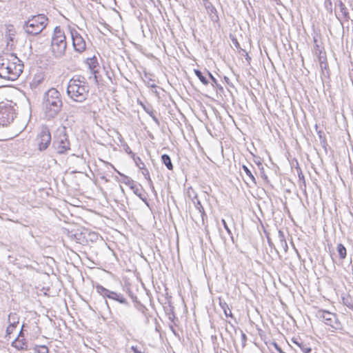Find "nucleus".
<instances>
[{
	"label": "nucleus",
	"mask_w": 353,
	"mask_h": 353,
	"mask_svg": "<svg viewBox=\"0 0 353 353\" xmlns=\"http://www.w3.org/2000/svg\"><path fill=\"white\" fill-rule=\"evenodd\" d=\"M23 64L14 54H9L0 57V77L8 80H16L22 73Z\"/></svg>",
	"instance_id": "1"
},
{
	"label": "nucleus",
	"mask_w": 353,
	"mask_h": 353,
	"mask_svg": "<svg viewBox=\"0 0 353 353\" xmlns=\"http://www.w3.org/2000/svg\"><path fill=\"white\" fill-rule=\"evenodd\" d=\"M63 101L60 92L55 88L46 92L42 100V110L48 120L55 118L61 111Z\"/></svg>",
	"instance_id": "2"
},
{
	"label": "nucleus",
	"mask_w": 353,
	"mask_h": 353,
	"mask_svg": "<svg viewBox=\"0 0 353 353\" xmlns=\"http://www.w3.org/2000/svg\"><path fill=\"white\" fill-rule=\"evenodd\" d=\"M90 86L85 77L74 75L70 79L67 87V95L72 101L84 102L89 96Z\"/></svg>",
	"instance_id": "3"
},
{
	"label": "nucleus",
	"mask_w": 353,
	"mask_h": 353,
	"mask_svg": "<svg viewBox=\"0 0 353 353\" xmlns=\"http://www.w3.org/2000/svg\"><path fill=\"white\" fill-rule=\"evenodd\" d=\"M97 292L103 298L116 301L124 305V308H119L117 310V314L120 318L125 321L130 320L131 316V307L130 303L128 301L123 294L110 290L101 285L96 286Z\"/></svg>",
	"instance_id": "4"
},
{
	"label": "nucleus",
	"mask_w": 353,
	"mask_h": 353,
	"mask_svg": "<svg viewBox=\"0 0 353 353\" xmlns=\"http://www.w3.org/2000/svg\"><path fill=\"white\" fill-rule=\"evenodd\" d=\"M67 46L65 31L60 26H56L51 35L50 50L52 57L61 59L65 54Z\"/></svg>",
	"instance_id": "5"
},
{
	"label": "nucleus",
	"mask_w": 353,
	"mask_h": 353,
	"mask_svg": "<svg viewBox=\"0 0 353 353\" xmlns=\"http://www.w3.org/2000/svg\"><path fill=\"white\" fill-rule=\"evenodd\" d=\"M48 21L44 14L31 15L23 22L22 28L27 34L37 36L46 28Z\"/></svg>",
	"instance_id": "6"
},
{
	"label": "nucleus",
	"mask_w": 353,
	"mask_h": 353,
	"mask_svg": "<svg viewBox=\"0 0 353 353\" xmlns=\"http://www.w3.org/2000/svg\"><path fill=\"white\" fill-rule=\"evenodd\" d=\"M315 316L326 325L330 326L332 332L343 329L342 323L335 313L325 310H319L316 312Z\"/></svg>",
	"instance_id": "7"
},
{
	"label": "nucleus",
	"mask_w": 353,
	"mask_h": 353,
	"mask_svg": "<svg viewBox=\"0 0 353 353\" xmlns=\"http://www.w3.org/2000/svg\"><path fill=\"white\" fill-rule=\"evenodd\" d=\"M52 148L59 154H65L70 150V143L65 128L58 130L52 142Z\"/></svg>",
	"instance_id": "8"
},
{
	"label": "nucleus",
	"mask_w": 353,
	"mask_h": 353,
	"mask_svg": "<svg viewBox=\"0 0 353 353\" xmlns=\"http://www.w3.org/2000/svg\"><path fill=\"white\" fill-rule=\"evenodd\" d=\"M35 145L39 152L46 150L52 143L50 129L47 125H42L34 139Z\"/></svg>",
	"instance_id": "9"
},
{
	"label": "nucleus",
	"mask_w": 353,
	"mask_h": 353,
	"mask_svg": "<svg viewBox=\"0 0 353 353\" xmlns=\"http://www.w3.org/2000/svg\"><path fill=\"white\" fill-rule=\"evenodd\" d=\"M115 171L118 174H119L122 177L121 182L128 186L133 191V192L141 199L147 206H149V203L147 200L146 196L142 193L143 189L141 185H137L136 182L132 180L128 176L125 175L124 174L121 173L119 171L117 170L114 168Z\"/></svg>",
	"instance_id": "10"
},
{
	"label": "nucleus",
	"mask_w": 353,
	"mask_h": 353,
	"mask_svg": "<svg viewBox=\"0 0 353 353\" xmlns=\"http://www.w3.org/2000/svg\"><path fill=\"white\" fill-rule=\"evenodd\" d=\"M68 30L71 36L74 50L79 53L84 52L86 49V43L84 38L75 28L69 26Z\"/></svg>",
	"instance_id": "11"
},
{
	"label": "nucleus",
	"mask_w": 353,
	"mask_h": 353,
	"mask_svg": "<svg viewBox=\"0 0 353 353\" xmlns=\"http://www.w3.org/2000/svg\"><path fill=\"white\" fill-rule=\"evenodd\" d=\"M15 111L10 105H0V126H7L14 121Z\"/></svg>",
	"instance_id": "12"
},
{
	"label": "nucleus",
	"mask_w": 353,
	"mask_h": 353,
	"mask_svg": "<svg viewBox=\"0 0 353 353\" xmlns=\"http://www.w3.org/2000/svg\"><path fill=\"white\" fill-rule=\"evenodd\" d=\"M293 343L296 345L303 353H310L312 348L308 343H305L300 337L293 338L292 339Z\"/></svg>",
	"instance_id": "13"
},
{
	"label": "nucleus",
	"mask_w": 353,
	"mask_h": 353,
	"mask_svg": "<svg viewBox=\"0 0 353 353\" xmlns=\"http://www.w3.org/2000/svg\"><path fill=\"white\" fill-rule=\"evenodd\" d=\"M189 197L191 198V200L192 203H194L195 208L199 210V212L201 213V216L202 218L203 221H204V217H206L207 215L205 212L204 208L203 205H201V201L198 199V196L196 194H194L193 196H191L190 194H189Z\"/></svg>",
	"instance_id": "14"
},
{
	"label": "nucleus",
	"mask_w": 353,
	"mask_h": 353,
	"mask_svg": "<svg viewBox=\"0 0 353 353\" xmlns=\"http://www.w3.org/2000/svg\"><path fill=\"white\" fill-rule=\"evenodd\" d=\"M12 346L18 350H28V343L24 339H15V340L12 343Z\"/></svg>",
	"instance_id": "15"
},
{
	"label": "nucleus",
	"mask_w": 353,
	"mask_h": 353,
	"mask_svg": "<svg viewBox=\"0 0 353 353\" xmlns=\"http://www.w3.org/2000/svg\"><path fill=\"white\" fill-rule=\"evenodd\" d=\"M335 5L339 6L344 19L346 21H348L350 19V17L348 10H347V7L345 6V5L343 3V1L341 0H337L336 2L335 3Z\"/></svg>",
	"instance_id": "16"
},
{
	"label": "nucleus",
	"mask_w": 353,
	"mask_h": 353,
	"mask_svg": "<svg viewBox=\"0 0 353 353\" xmlns=\"http://www.w3.org/2000/svg\"><path fill=\"white\" fill-rule=\"evenodd\" d=\"M242 169L245 172L246 175L248 176L250 181L252 182L254 185H256V179L254 176V174L252 173V169L253 170H254V168L252 165H250V168H249L248 166H247L245 165H243Z\"/></svg>",
	"instance_id": "17"
},
{
	"label": "nucleus",
	"mask_w": 353,
	"mask_h": 353,
	"mask_svg": "<svg viewBox=\"0 0 353 353\" xmlns=\"http://www.w3.org/2000/svg\"><path fill=\"white\" fill-rule=\"evenodd\" d=\"M161 160L163 164H164L168 170H173L174 166L170 159V157L167 154H163L161 157Z\"/></svg>",
	"instance_id": "18"
},
{
	"label": "nucleus",
	"mask_w": 353,
	"mask_h": 353,
	"mask_svg": "<svg viewBox=\"0 0 353 353\" xmlns=\"http://www.w3.org/2000/svg\"><path fill=\"white\" fill-rule=\"evenodd\" d=\"M208 12L210 14V17L212 19V21L216 22L219 21V18L217 14V10L215 8L214 6H213L212 4L208 6L207 8Z\"/></svg>",
	"instance_id": "19"
},
{
	"label": "nucleus",
	"mask_w": 353,
	"mask_h": 353,
	"mask_svg": "<svg viewBox=\"0 0 353 353\" xmlns=\"http://www.w3.org/2000/svg\"><path fill=\"white\" fill-rule=\"evenodd\" d=\"M278 238L281 247L283 248V250L286 252L288 251V246L285 240L284 232L283 231L279 230Z\"/></svg>",
	"instance_id": "20"
},
{
	"label": "nucleus",
	"mask_w": 353,
	"mask_h": 353,
	"mask_svg": "<svg viewBox=\"0 0 353 353\" xmlns=\"http://www.w3.org/2000/svg\"><path fill=\"white\" fill-rule=\"evenodd\" d=\"M342 303L350 310L353 311V296L350 294H346L342 296Z\"/></svg>",
	"instance_id": "21"
},
{
	"label": "nucleus",
	"mask_w": 353,
	"mask_h": 353,
	"mask_svg": "<svg viewBox=\"0 0 353 353\" xmlns=\"http://www.w3.org/2000/svg\"><path fill=\"white\" fill-rule=\"evenodd\" d=\"M88 65L91 70V72L94 74L95 75V78H97L96 73L97 72V71L96 70V68L98 66L97 59L95 57L89 59L88 60Z\"/></svg>",
	"instance_id": "22"
},
{
	"label": "nucleus",
	"mask_w": 353,
	"mask_h": 353,
	"mask_svg": "<svg viewBox=\"0 0 353 353\" xmlns=\"http://www.w3.org/2000/svg\"><path fill=\"white\" fill-rule=\"evenodd\" d=\"M219 305L221 309L223 310V312L226 316H230L233 318V315L231 310L230 309L228 305L225 301H220Z\"/></svg>",
	"instance_id": "23"
},
{
	"label": "nucleus",
	"mask_w": 353,
	"mask_h": 353,
	"mask_svg": "<svg viewBox=\"0 0 353 353\" xmlns=\"http://www.w3.org/2000/svg\"><path fill=\"white\" fill-rule=\"evenodd\" d=\"M336 250L341 259H345L347 256V250L342 243H339L337 245Z\"/></svg>",
	"instance_id": "24"
},
{
	"label": "nucleus",
	"mask_w": 353,
	"mask_h": 353,
	"mask_svg": "<svg viewBox=\"0 0 353 353\" xmlns=\"http://www.w3.org/2000/svg\"><path fill=\"white\" fill-rule=\"evenodd\" d=\"M194 72L195 75L199 78V79L201 81V82L205 85H207L209 83V81L208 79L203 74L202 72L198 69H194Z\"/></svg>",
	"instance_id": "25"
},
{
	"label": "nucleus",
	"mask_w": 353,
	"mask_h": 353,
	"mask_svg": "<svg viewBox=\"0 0 353 353\" xmlns=\"http://www.w3.org/2000/svg\"><path fill=\"white\" fill-rule=\"evenodd\" d=\"M8 322L19 324V316L16 312L10 313L8 318Z\"/></svg>",
	"instance_id": "26"
},
{
	"label": "nucleus",
	"mask_w": 353,
	"mask_h": 353,
	"mask_svg": "<svg viewBox=\"0 0 353 353\" xmlns=\"http://www.w3.org/2000/svg\"><path fill=\"white\" fill-rule=\"evenodd\" d=\"M169 320H170L174 324H176V321H178V319L176 317L174 312V307L170 306V308L169 311L166 312Z\"/></svg>",
	"instance_id": "27"
},
{
	"label": "nucleus",
	"mask_w": 353,
	"mask_h": 353,
	"mask_svg": "<svg viewBox=\"0 0 353 353\" xmlns=\"http://www.w3.org/2000/svg\"><path fill=\"white\" fill-rule=\"evenodd\" d=\"M34 353H48V348L46 345H36L34 348Z\"/></svg>",
	"instance_id": "28"
},
{
	"label": "nucleus",
	"mask_w": 353,
	"mask_h": 353,
	"mask_svg": "<svg viewBox=\"0 0 353 353\" xmlns=\"http://www.w3.org/2000/svg\"><path fill=\"white\" fill-rule=\"evenodd\" d=\"M230 38L233 45L235 46V48L237 50H239V51H243V52H245V51L241 48L237 39L234 36H233L232 34H230Z\"/></svg>",
	"instance_id": "29"
},
{
	"label": "nucleus",
	"mask_w": 353,
	"mask_h": 353,
	"mask_svg": "<svg viewBox=\"0 0 353 353\" xmlns=\"http://www.w3.org/2000/svg\"><path fill=\"white\" fill-rule=\"evenodd\" d=\"M132 159L134 161L136 165L140 170L143 169L145 167L144 163L142 161L141 159L139 157L135 156V157H134V158Z\"/></svg>",
	"instance_id": "30"
},
{
	"label": "nucleus",
	"mask_w": 353,
	"mask_h": 353,
	"mask_svg": "<svg viewBox=\"0 0 353 353\" xmlns=\"http://www.w3.org/2000/svg\"><path fill=\"white\" fill-rule=\"evenodd\" d=\"M144 109H145V112L152 117L153 121L156 123L159 124V119H157V117L154 114V111L153 110H150L149 108H146L145 107H144Z\"/></svg>",
	"instance_id": "31"
},
{
	"label": "nucleus",
	"mask_w": 353,
	"mask_h": 353,
	"mask_svg": "<svg viewBox=\"0 0 353 353\" xmlns=\"http://www.w3.org/2000/svg\"><path fill=\"white\" fill-rule=\"evenodd\" d=\"M324 6H325V8L326 9V10L329 13H330V14L332 13L333 8H332V2L331 0H325Z\"/></svg>",
	"instance_id": "32"
},
{
	"label": "nucleus",
	"mask_w": 353,
	"mask_h": 353,
	"mask_svg": "<svg viewBox=\"0 0 353 353\" xmlns=\"http://www.w3.org/2000/svg\"><path fill=\"white\" fill-rule=\"evenodd\" d=\"M317 134L319 135L321 145L324 146L326 144V139L324 133L322 131H319Z\"/></svg>",
	"instance_id": "33"
},
{
	"label": "nucleus",
	"mask_w": 353,
	"mask_h": 353,
	"mask_svg": "<svg viewBox=\"0 0 353 353\" xmlns=\"http://www.w3.org/2000/svg\"><path fill=\"white\" fill-rule=\"evenodd\" d=\"M318 60L319 62V64L321 63H323L327 61V57L325 56V53L324 52L323 54L322 50H319V56H318Z\"/></svg>",
	"instance_id": "34"
},
{
	"label": "nucleus",
	"mask_w": 353,
	"mask_h": 353,
	"mask_svg": "<svg viewBox=\"0 0 353 353\" xmlns=\"http://www.w3.org/2000/svg\"><path fill=\"white\" fill-rule=\"evenodd\" d=\"M142 174L144 175L145 179L148 181V183L152 182V179L150 176V173L148 170L145 167L143 169H141Z\"/></svg>",
	"instance_id": "35"
},
{
	"label": "nucleus",
	"mask_w": 353,
	"mask_h": 353,
	"mask_svg": "<svg viewBox=\"0 0 353 353\" xmlns=\"http://www.w3.org/2000/svg\"><path fill=\"white\" fill-rule=\"evenodd\" d=\"M221 222H222V223H223V225L224 228H225V230L227 231L228 234L229 235H230L231 239H232V240L233 241V236H232V231H231V230L229 228V227H228V224H227L226 221H225V219H222V220H221Z\"/></svg>",
	"instance_id": "36"
},
{
	"label": "nucleus",
	"mask_w": 353,
	"mask_h": 353,
	"mask_svg": "<svg viewBox=\"0 0 353 353\" xmlns=\"http://www.w3.org/2000/svg\"><path fill=\"white\" fill-rule=\"evenodd\" d=\"M208 74L210 77V79L212 80V85L213 87H218V81L216 79V78L209 72L208 71Z\"/></svg>",
	"instance_id": "37"
},
{
	"label": "nucleus",
	"mask_w": 353,
	"mask_h": 353,
	"mask_svg": "<svg viewBox=\"0 0 353 353\" xmlns=\"http://www.w3.org/2000/svg\"><path fill=\"white\" fill-rule=\"evenodd\" d=\"M137 309L144 315L146 316V312L148 311V309L142 304L139 303V306L137 307Z\"/></svg>",
	"instance_id": "38"
},
{
	"label": "nucleus",
	"mask_w": 353,
	"mask_h": 353,
	"mask_svg": "<svg viewBox=\"0 0 353 353\" xmlns=\"http://www.w3.org/2000/svg\"><path fill=\"white\" fill-rule=\"evenodd\" d=\"M319 65H320V68H321V69L322 70V72L323 74H324V70H326L327 72H328L329 68H328V63H327V61L323 62V63H321L319 64Z\"/></svg>",
	"instance_id": "39"
},
{
	"label": "nucleus",
	"mask_w": 353,
	"mask_h": 353,
	"mask_svg": "<svg viewBox=\"0 0 353 353\" xmlns=\"http://www.w3.org/2000/svg\"><path fill=\"white\" fill-rule=\"evenodd\" d=\"M124 150L125 151V152L128 154L130 155V157L133 159L134 157H135V154L131 150L130 148L128 145H125L124 146Z\"/></svg>",
	"instance_id": "40"
},
{
	"label": "nucleus",
	"mask_w": 353,
	"mask_h": 353,
	"mask_svg": "<svg viewBox=\"0 0 353 353\" xmlns=\"http://www.w3.org/2000/svg\"><path fill=\"white\" fill-rule=\"evenodd\" d=\"M297 172H298V176H299V179L300 181H303V182H305V177H304V175L302 172V170L300 168H297Z\"/></svg>",
	"instance_id": "41"
},
{
	"label": "nucleus",
	"mask_w": 353,
	"mask_h": 353,
	"mask_svg": "<svg viewBox=\"0 0 353 353\" xmlns=\"http://www.w3.org/2000/svg\"><path fill=\"white\" fill-rule=\"evenodd\" d=\"M149 185H150V187L151 188V190H152V193L154 194V196L157 199V197H158L157 192V191H156V190H155V188L154 187L152 181L150 182Z\"/></svg>",
	"instance_id": "42"
},
{
	"label": "nucleus",
	"mask_w": 353,
	"mask_h": 353,
	"mask_svg": "<svg viewBox=\"0 0 353 353\" xmlns=\"http://www.w3.org/2000/svg\"><path fill=\"white\" fill-rule=\"evenodd\" d=\"M14 330V329L8 325L6 330V336H10L13 332Z\"/></svg>",
	"instance_id": "43"
},
{
	"label": "nucleus",
	"mask_w": 353,
	"mask_h": 353,
	"mask_svg": "<svg viewBox=\"0 0 353 353\" xmlns=\"http://www.w3.org/2000/svg\"><path fill=\"white\" fill-rule=\"evenodd\" d=\"M81 234H74L72 236L77 241V243H80Z\"/></svg>",
	"instance_id": "44"
},
{
	"label": "nucleus",
	"mask_w": 353,
	"mask_h": 353,
	"mask_svg": "<svg viewBox=\"0 0 353 353\" xmlns=\"http://www.w3.org/2000/svg\"><path fill=\"white\" fill-rule=\"evenodd\" d=\"M273 345L275 347V349L279 352V353H284L282 349L280 347V346L275 342L273 343Z\"/></svg>",
	"instance_id": "45"
},
{
	"label": "nucleus",
	"mask_w": 353,
	"mask_h": 353,
	"mask_svg": "<svg viewBox=\"0 0 353 353\" xmlns=\"http://www.w3.org/2000/svg\"><path fill=\"white\" fill-rule=\"evenodd\" d=\"M241 339H242L243 345L244 346L245 344L246 340H247V336H246L245 334L243 333V332H241Z\"/></svg>",
	"instance_id": "46"
},
{
	"label": "nucleus",
	"mask_w": 353,
	"mask_h": 353,
	"mask_svg": "<svg viewBox=\"0 0 353 353\" xmlns=\"http://www.w3.org/2000/svg\"><path fill=\"white\" fill-rule=\"evenodd\" d=\"M131 349L134 353H143L142 351L139 350L137 346H132Z\"/></svg>",
	"instance_id": "47"
},
{
	"label": "nucleus",
	"mask_w": 353,
	"mask_h": 353,
	"mask_svg": "<svg viewBox=\"0 0 353 353\" xmlns=\"http://www.w3.org/2000/svg\"><path fill=\"white\" fill-rule=\"evenodd\" d=\"M116 323H117V324L118 327H119L121 330H124V329H125V325H124V323H123V322H121V321H120V322L117 321Z\"/></svg>",
	"instance_id": "48"
},
{
	"label": "nucleus",
	"mask_w": 353,
	"mask_h": 353,
	"mask_svg": "<svg viewBox=\"0 0 353 353\" xmlns=\"http://www.w3.org/2000/svg\"><path fill=\"white\" fill-rule=\"evenodd\" d=\"M170 330L172 331V332L176 336H179V334L178 333L176 332V331L175 330V329L174 328L173 325H170Z\"/></svg>",
	"instance_id": "49"
},
{
	"label": "nucleus",
	"mask_w": 353,
	"mask_h": 353,
	"mask_svg": "<svg viewBox=\"0 0 353 353\" xmlns=\"http://www.w3.org/2000/svg\"><path fill=\"white\" fill-rule=\"evenodd\" d=\"M267 239H268V245H270V247L275 248L274 245V243L272 242V241H271L270 238H269V237L268 236V237H267Z\"/></svg>",
	"instance_id": "50"
},
{
	"label": "nucleus",
	"mask_w": 353,
	"mask_h": 353,
	"mask_svg": "<svg viewBox=\"0 0 353 353\" xmlns=\"http://www.w3.org/2000/svg\"><path fill=\"white\" fill-rule=\"evenodd\" d=\"M314 48H315V50H316V53H317V52L319 53V50H321L320 49L319 46L317 43H316V45L314 46Z\"/></svg>",
	"instance_id": "51"
},
{
	"label": "nucleus",
	"mask_w": 353,
	"mask_h": 353,
	"mask_svg": "<svg viewBox=\"0 0 353 353\" xmlns=\"http://www.w3.org/2000/svg\"><path fill=\"white\" fill-rule=\"evenodd\" d=\"M17 325H18L17 323H9V326L12 327L13 329H15L17 327Z\"/></svg>",
	"instance_id": "52"
},
{
	"label": "nucleus",
	"mask_w": 353,
	"mask_h": 353,
	"mask_svg": "<svg viewBox=\"0 0 353 353\" xmlns=\"http://www.w3.org/2000/svg\"><path fill=\"white\" fill-rule=\"evenodd\" d=\"M335 16L336 17V19L340 21L341 24L343 25V22L341 21V19L339 16H338V14L336 13H335Z\"/></svg>",
	"instance_id": "53"
},
{
	"label": "nucleus",
	"mask_w": 353,
	"mask_h": 353,
	"mask_svg": "<svg viewBox=\"0 0 353 353\" xmlns=\"http://www.w3.org/2000/svg\"><path fill=\"white\" fill-rule=\"evenodd\" d=\"M13 39L12 37L11 36V34L9 35L8 38V43H9L10 41H12Z\"/></svg>",
	"instance_id": "54"
},
{
	"label": "nucleus",
	"mask_w": 353,
	"mask_h": 353,
	"mask_svg": "<svg viewBox=\"0 0 353 353\" xmlns=\"http://www.w3.org/2000/svg\"><path fill=\"white\" fill-rule=\"evenodd\" d=\"M132 299H133V301L135 302V303H138V301H137V297H132Z\"/></svg>",
	"instance_id": "55"
},
{
	"label": "nucleus",
	"mask_w": 353,
	"mask_h": 353,
	"mask_svg": "<svg viewBox=\"0 0 353 353\" xmlns=\"http://www.w3.org/2000/svg\"><path fill=\"white\" fill-rule=\"evenodd\" d=\"M22 334H23V333H22V329H21V331H20V332H19V335H18V337H17V338H19V339L21 336H22Z\"/></svg>",
	"instance_id": "56"
},
{
	"label": "nucleus",
	"mask_w": 353,
	"mask_h": 353,
	"mask_svg": "<svg viewBox=\"0 0 353 353\" xmlns=\"http://www.w3.org/2000/svg\"><path fill=\"white\" fill-rule=\"evenodd\" d=\"M224 79H225V81L226 82H228V80H229L228 77H224Z\"/></svg>",
	"instance_id": "57"
},
{
	"label": "nucleus",
	"mask_w": 353,
	"mask_h": 353,
	"mask_svg": "<svg viewBox=\"0 0 353 353\" xmlns=\"http://www.w3.org/2000/svg\"><path fill=\"white\" fill-rule=\"evenodd\" d=\"M105 303H106V305L108 306V301H105Z\"/></svg>",
	"instance_id": "58"
}]
</instances>
